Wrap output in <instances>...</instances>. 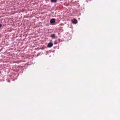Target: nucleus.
I'll return each mask as SVG.
<instances>
[{"label":"nucleus","mask_w":120,"mask_h":120,"mask_svg":"<svg viewBox=\"0 0 120 120\" xmlns=\"http://www.w3.org/2000/svg\"><path fill=\"white\" fill-rule=\"evenodd\" d=\"M72 22L74 24H76L77 23V20L75 19H74L71 20Z\"/></svg>","instance_id":"nucleus-1"},{"label":"nucleus","mask_w":120,"mask_h":120,"mask_svg":"<svg viewBox=\"0 0 120 120\" xmlns=\"http://www.w3.org/2000/svg\"><path fill=\"white\" fill-rule=\"evenodd\" d=\"M53 45V44L51 42L49 43L47 45V46L48 47L50 48Z\"/></svg>","instance_id":"nucleus-2"},{"label":"nucleus","mask_w":120,"mask_h":120,"mask_svg":"<svg viewBox=\"0 0 120 120\" xmlns=\"http://www.w3.org/2000/svg\"><path fill=\"white\" fill-rule=\"evenodd\" d=\"M50 22L51 23H53L55 22V20L54 19H52L50 21Z\"/></svg>","instance_id":"nucleus-3"},{"label":"nucleus","mask_w":120,"mask_h":120,"mask_svg":"<svg viewBox=\"0 0 120 120\" xmlns=\"http://www.w3.org/2000/svg\"><path fill=\"white\" fill-rule=\"evenodd\" d=\"M51 37L53 38L54 39L55 38H56L55 35L54 34H52L51 36Z\"/></svg>","instance_id":"nucleus-4"},{"label":"nucleus","mask_w":120,"mask_h":120,"mask_svg":"<svg viewBox=\"0 0 120 120\" xmlns=\"http://www.w3.org/2000/svg\"><path fill=\"white\" fill-rule=\"evenodd\" d=\"M51 1L52 2L56 3V0H51Z\"/></svg>","instance_id":"nucleus-5"},{"label":"nucleus","mask_w":120,"mask_h":120,"mask_svg":"<svg viewBox=\"0 0 120 120\" xmlns=\"http://www.w3.org/2000/svg\"><path fill=\"white\" fill-rule=\"evenodd\" d=\"M2 25L0 23V28H1L2 26Z\"/></svg>","instance_id":"nucleus-6"},{"label":"nucleus","mask_w":120,"mask_h":120,"mask_svg":"<svg viewBox=\"0 0 120 120\" xmlns=\"http://www.w3.org/2000/svg\"><path fill=\"white\" fill-rule=\"evenodd\" d=\"M55 44H56V43H55Z\"/></svg>","instance_id":"nucleus-7"},{"label":"nucleus","mask_w":120,"mask_h":120,"mask_svg":"<svg viewBox=\"0 0 120 120\" xmlns=\"http://www.w3.org/2000/svg\"><path fill=\"white\" fill-rule=\"evenodd\" d=\"M55 44H56V43H55Z\"/></svg>","instance_id":"nucleus-8"}]
</instances>
